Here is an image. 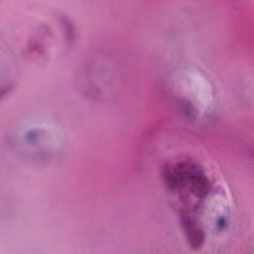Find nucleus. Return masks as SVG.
I'll use <instances>...</instances> for the list:
<instances>
[{"label": "nucleus", "instance_id": "f257e3e1", "mask_svg": "<svg viewBox=\"0 0 254 254\" xmlns=\"http://www.w3.org/2000/svg\"><path fill=\"white\" fill-rule=\"evenodd\" d=\"M168 182L172 187H179L190 183L192 186V191L199 197L205 196L209 187L206 178L200 172L181 173L176 178H169Z\"/></svg>", "mask_w": 254, "mask_h": 254}, {"label": "nucleus", "instance_id": "f03ea898", "mask_svg": "<svg viewBox=\"0 0 254 254\" xmlns=\"http://www.w3.org/2000/svg\"><path fill=\"white\" fill-rule=\"evenodd\" d=\"M226 225V221L223 218H220L217 222V226L219 229H223Z\"/></svg>", "mask_w": 254, "mask_h": 254}]
</instances>
